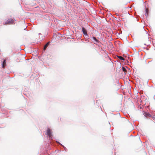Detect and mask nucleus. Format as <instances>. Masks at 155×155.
Instances as JSON below:
<instances>
[{
	"label": "nucleus",
	"mask_w": 155,
	"mask_h": 155,
	"mask_svg": "<svg viewBox=\"0 0 155 155\" xmlns=\"http://www.w3.org/2000/svg\"><path fill=\"white\" fill-rule=\"evenodd\" d=\"M14 21L12 19H10L7 20L6 21L3 22L4 25H11L13 23Z\"/></svg>",
	"instance_id": "nucleus-1"
},
{
	"label": "nucleus",
	"mask_w": 155,
	"mask_h": 155,
	"mask_svg": "<svg viewBox=\"0 0 155 155\" xmlns=\"http://www.w3.org/2000/svg\"><path fill=\"white\" fill-rule=\"evenodd\" d=\"M46 135H47L48 136L50 137H51L52 135L51 134V130L50 129L48 128L47 130Z\"/></svg>",
	"instance_id": "nucleus-2"
},
{
	"label": "nucleus",
	"mask_w": 155,
	"mask_h": 155,
	"mask_svg": "<svg viewBox=\"0 0 155 155\" xmlns=\"http://www.w3.org/2000/svg\"><path fill=\"white\" fill-rule=\"evenodd\" d=\"M82 31L83 34L84 35H87V31H86V30L84 28H82Z\"/></svg>",
	"instance_id": "nucleus-3"
},
{
	"label": "nucleus",
	"mask_w": 155,
	"mask_h": 155,
	"mask_svg": "<svg viewBox=\"0 0 155 155\" xmlns=\"http://www.w3.org/2000/svg\"><path fill=\"white\" fill-rule=\"evenodd\" d=\"M93 40H94L95 41V42H94V44H96V43H98L99 40L96 39V38L95 37H93L92 38Z\"/></svg>",
	"instance_id": "nucleus-4"
},
{
	"label": "nucleus",
	"mask_w": 155,
	"mask_h": 155,
	"mask_svg": "<svg viewBox=\"0 0 155 155\" xmlns=\"http://www.w3.org/2000/svg\"><path fill=\"white\" fill-rule=\"evenodd\" d=\"M6 59L4 60L3 61V64H2V67L3 68H4L6 66Z\"/></svg>",
	"instance_id": "nucleus-5"
},
{
	"label": "nucleus",
	"mask_w": 155,
	"mask_h": 155,
	"mask_svg": "<svg viewBox=\"0 0 155 155\" xmlns=\"http://www.w3.org/2000/svg\"><path fill=\"white\" fill-rule=\"evenodd\" d=\"M144 115L147 117H150L151 116V115H150L149 113H144Z\"/></svg>",
	"instance_id": "nucleus-6"
},
{
	"label": "nucleus",
	"mask_w": 155,
	"mask_h": 155,
	"mask_svg": "<svg viewBox=\"0 0 155 155\" xmlns=\"http://www.w3.org/2000/svg\"><path fill=\"white\" fill-rule=\"evenodd\" d=\"M49 44V42H48L47 44L45 45L44 48V50H45L46 49L47 47L48 46Z\"/></svg>",
	"instance_id": "nucleus-7"
},
{
	"label": "nucleus",
	"mask_w": 155,
	"mask_h": 155,
	"mask_svg": "<svg viewBox=\"0 0 155 155\" xmlns=\"http://www.w3.org/2000/svg\"><path fill=\"white\" fill-rule=\"evenodd\" d=\"M117 57L119 59H120L121 60H123V61H124L125 60L124 58L122 56H118Z\"/></svg>",
	"instance_id": "nucleus-8"
},
{
	"label": "nucleus",
	"mask_w": 155,
	"mask_h": 155,
	"mask_svg": "<svg viewBox=\"0 0 155 155\" xmlns=\"http://www.w3.org/2000/svg\"><path fill=\"white\" fill-rule=\"evenodd\" d=\"M122 70L124 72L125 74H126L127 72V70L124 67H122Z\"/></svg>",
	"instance_id": "nucleus-9"
},
{
	"label": "nucleus",
	"mask_w": 155,
	"mask_h": 155,
	"mask_svg": "<svg viewBox=\"0 0 155 155\" xmlns=\"http://www.w3.org/2000/svg\"><path fill=\"white\" fill-rule=\"evenodd\" d=\"M146 11V14L145 15L147 16H148V10L147 8H146L145 10Z\"/></svg>",
	"instance_id": "nucleus-10"
},
{
	"label": "nucleus",
	"mask_w": 155,
	"mask_h": 155,
	"mask_svg": "<svg viewBox=\"0 0 155 155\" xmlns=\"http://www.w3.org/2000/svg\"><path fill=\"white\" fill-rule=\"evenodd\" d=\"M150 117H151L152 119H153V120H155V116L151 115Z\"/></svg>",
	"instance_id": "nucleus-11"
}]
</instances>
